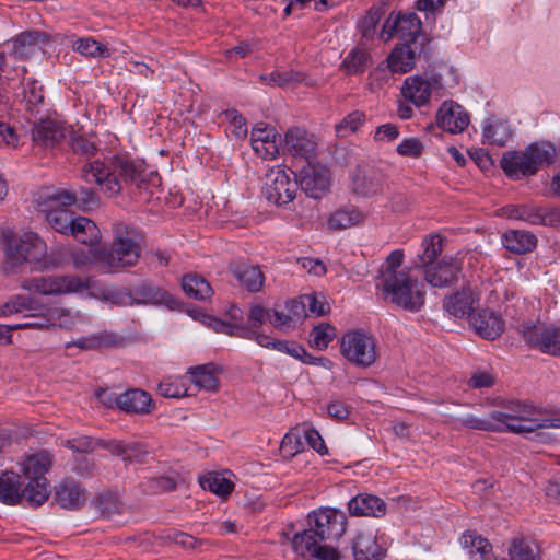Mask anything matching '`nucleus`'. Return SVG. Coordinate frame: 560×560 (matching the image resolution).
<instances>
[{"instance_id": "nucleus-50", "label": "nucleus", "mask_w": 560, "mask_h": 560, "mask_svg": "<svg viewBox=\"0 0 560 560\" xmlns=\"http://www.w3.org/2000/svg\"><path fill=\"white\" fill-rule=\"evenodd\" d=\"M35 304L36 302L33 298L23 294H16L4 304L0 305V317L11 316L25 310H35Z\"/></svg>"}, {"instance_id": "nucleus-26", "label": "nucleus", "mask_w": 560, "mask_h": 560, "mask_svg": "<svg viewBox=\"0 0 560 560\" xmlns=\"http://www.w3.org/2000/svg\"><path fill=\"white\" fill-rule=\"evenodd\" d=\"M348 510L353 516L381 517L386 513V503L376 495L360 493L349 501Z\"/></svg>"}, {"instance_id": "nucleus-15", "label": "nucleus", "mask_w": 560, "mask_h": 560, "mask_svg": "<svg viewBox=\"0 0 560 560\" xmlns=\"http://www.w3.org/2000/svg\"><path fill=\"white\" fill-rule=\"evenodd\" d=\"M421 20L416 13L409 14H390L382 28L381 38L388 42L397 36L405 45L415 43L421 32Z\"/></svg>"}, {"instance_id": "nucleus-4", "label": "nucleus", "mask_w": 560, "mask_h": 560, "mask_svg": "<svg viewBox=\"0 0 560 560\" xmlns=\"http://www.w3.org/2000/svg\"><path fill=\"white\" fill-rule=\"evenodd\" d=\"M557 149L549 142L532 143L524 150L508 151L500 164L506 176L517 180L535 175L539 168L556 161Z\"/></svg>"}, {"instance_id": "nucleus-6", "label": "nucleus", "mask_w": 560, "mask_h": 560, "mask_svg": "<svg viewBox=\"0 0 560 560\" xmlns=\"http://www.w3.org/2000/svg\"><path fill=\"white\" fill-rule=\"evenodd\" d=\"M19 465L27 479V502L34 506L44 504L50 494V485L45 475L52 465V456L47 451H39L23 456Z\"/></svg>"}, {"instance_id": "nucleus-25", "label": "nucleus", "mask_w": 560, "mask_h": 560, "mask_svg": "<svg viewBox=\"0 0 560 560\" xmlns=\"http://www.w3.org/2000/svg\"><path fill=\"white\" fill-rule=\"evenodd\" d=\"M65 138L63 127L56 120L44 119L34 124L32 140L35 145L52 148Z\"/></svg>"}, {"instance_id": "nucleus-47", "label": "nucleus", "mask_w": 560, "mask_h": 560, "mask_svg": "<svg viewBox=\"0 0 560 560\" xmlns=\"http://www.w3.org/2000/svg\"><path fill=\"white\" fill-rule=\"evenodd\" d=\"M23 102L25 109L32 115L39 113V106L44 103L43 88L37 81L28 80L23 88Z\"/></svg>"}, {"instance_id": "nucleus-55", "label": "nucleus", "mask_w": 560, "mask_h": 560, "mask_svg": "<svg viewBox=\"0 0 560 560\" xmlns=\"http://www.w3.org/2000/svg\"><path fill=\"white\" fill-rule=\"evenodd\" d=\"M364 121L365 114L360 110H354L336 125V132L339 137H347L349 133L357 131Z\"/></svg>"}, {"instance_id": "nucleus-53", "label": "nucleus", "mask_w": 560, "mask_h": 560, "mask_svg": "<svg viewBox=\"0 0 560 560\" xmlns=\"http://www.w3.org/2000/svg\"><path fill=\"white\" fill-rule=\"evenodd\" d=\"M189 374L190 381L199 388L211 390L217 387V378L208 365L192 368Z\"/></svg>"}, {"instance_id": "nucleus-37", "label": "nucleus", "mask_w": 560, "mask_h": 560, "mask_svg": "<svg viewBox=\"0 0 560 560\" xmlns=\"http://www.w3.org/2000/svg\"><path fill=\"white\" fill-rule=\"evenodd\" d=\"M364 220V214L355 207H346L332 212L328 219V228L334 231L349 229Z\"/></svg>"}, {"instance_id": "nucleus-32", "label": "nucleus", "mask_w": 560, "mask_h": 560, "mask_svg": "<svg viewBox=\"0 0 560 560\" xmlns=\"http://www.w3.org/2000/svg\"><path fill=\"white\" fill-rule=\"evenodd\" d=\"M132 305L167 303L170 294L150 282H142L130 289Z\"/></svg>"}, {"instance_id": "nucleus-29", "label": "nucleus", "mask_w": 560, "mask_h": 560, "mask_svg": "<svg viewBox=\"0 0 560 560\" xmlns=\"http://www.w3.org/2000/svg\"><path fill=\"white\" fill-rule=\"evenodd\" d=\"M22 499L27 500L26 486L22 488L20 476L12 471H5L0 476V501L14 505Z\"/></svg>"}, {"instance_id": "nucleus-40", "label": "nucleus", "mask_w": 560, "mask_h": 560, "mask_svg": "<svg viewBox=\"0 0 560 560\" xmlns=\"http://www.w3.org/2000/svg\"><path fill=\"white\" fill-rule=\"evenodd\" d=\"M202 489L225 499L234 489V482L221 472L211 471L199 478Z\"/></svg>"}, {"instance_id": "nucleus-21", "label": "nucleus", "mask_w": 560, "mask_h": 560, "mask_svg": "<svg viewBox=\"0 0 560 560\" xmlns=\"http://www.w3.org/2000/svg\"><path fill=\"white\" fill-rule=\"evenodd\" d=\"M316 148L315 137L305 130L295 128L285 133L284 150L294 158L304 159L308 162L315 155Z\"/></svg>"}, {"instance_id": "nucleus-62", "label": "nucleus", "mask_w": 560, "mask_h": 560, "mask_svg": "<svg viewBox=\"0 0 560 560\" xmlns=\"http://www.w3.org/2000/svg\"><path fill=\"white\" fill-rule=\"evenodd\" d=\"M102 249H94L90 247L88 250H75L72 254L73 264L77 268L84 267L92 264H101L98 258H96V254Z\"/></svg>"}, {"instance_id": "nucleus-46", "label": "nucleus", "mask_w": 560, "mask_h": 560, "mask_svg": "<svg viewBox=\"0 0 560 560\" xmlns=\"http://www.w3.org/2000/svg\"><path fill=\"white\" fill-rule=\"evenodd\" d=\"M200 320L205 326L213 329L219 334H225L228 336L237 338H240V336L248 335L244 330V325L242 324L228 323L208 314H202Z\"/></svg>"}, {"instance_id": "nucleus-58", "label": "nucleus", "mask_w": 560, "mask_h": 560, "mask_svg": "<svg viewBox=\"0 0 560 560\" xmlns=\"http://www.w3.org/2000/svg\"><path fill=\"white\" fill-rule=\"evenodd\" d=\"M95 350L103 348H115L121 345L122 338L113 331L102 330L91 334Z\"/></svg>"}, {"instance_id": "nucleus-36", "label": "nucleus", "mask_w": 560, "mask_h": 560, "mask_svg": "<svg viewBox=\"0 0 560 560\" xmlns=\"http://www.w3.org/2000/svg\"><path fill=\"white\" fill-rule=\"evenodd\" d=\"M474 294L470 289H463L444 301V308L451 315L462 318L470 315L474 305Z\"/></svg>"}, {"instance_id": "nucleus-10", "label": "nucleus", "mask_w": 560, "mask_h": 560, "mask_svg": "<svg viewBox=\"0 0 560 560\" xmlns=\"http://www.w3.org/2000/svg\"><path fill=\"white\" fill-rule=\"evenodd\" d=\"M307 523L320 540L331 546L347 529L346 514L334 508H320L311 512L307 515Z\"/></svg>"}, {"instance_id": "nucleus-61", "label": "nucleus", "mask_w": 560, "mask_h": 560, "mask_svg": "<svg viewBox=\"0 0 560 560\" xmlns=\"http://www.w3.org/2000/svg\"><path fill=\"white\" fill-rule=\"evenodd\" d=\"M306 310V315H315L322 316L326 314L329 310V306L322 300H318L316 296L312 294H305L301 296Z\"/></svg>"}, {"instance_id": "nucleus-28", "label": "nucleus", "mask_w": 560, "mask_h": 560, "mask_svg": "<svg viewBox=\"0 0 560 560\" xmlns=\"http://www.w3.org/2000/svg\"><path fill=\"white\" fill-rule=\"evenodd\" d=\"M354 560H381L385 553L372 532L359 533L352 545Z\"/></svg>"}, {"instance_id": "nucleus-52", "label": "nucleus", "mask_w": 560, "mask_h": 560, "mask_svg": "<svg viewBox=\"0 0 560 560\" xmlns=\"http://www.w3.org/2000/svg\"><path fill=\"white\" fill-rule=\"evenodd\" d=\"M158 392L168 398H180L187 395V387L183 377H166L160 382Z\"/></svg>"}, {"instance_id": "nucleus-2", "label": "nucleus", "mask_w": 560, "mask_h": 560, "mask_svg": "<svg viewBox=\"0 0 560 560\" xmlns=\"http://www.w3.org/2000/svg\"><path fill=\"white\" fill-rule=\"evenodd\" d=\"M82 177L85 182L97 185L106 196L114 197L121 191L124 185L141 187L144 182V165L126 155H116L84 164Z\"/></svg>"}, {"instance_id": "nucleus-19", "label": "nucleus", "mask_w": 560, "mask_h": 560, "mask_svg": "<svg viewBox=\"0 0 560 560\" xmlns=\"http://www.w3.org/2000/svg\"><path fill=\"white\" fill-rule=\"evenodd\" d=\"M440 88L438 80L420 75L409 77L401 88L404 98L416 107H421L430 102L432 93Z\"/></svg>"}, {"instance_id": "nucleus-17", "label": "nucleus", "mask_w": 560, "mask_h": 560, "mask_svg": "<svg viewBox=\"0 0 560 560\" xmlns=\"http://www.w3.org/2000/svg\"><path fill=\"white\" fill-rule=\"evenodd\" d=\"M423 269L425 280L430 285L443 288L457 281L462 261L457 257L450 256Z\"/></svg>"}, {"instance_id": "nucleus-57", "label": "nucleus", "mask_w": 560, "mask_h": 560, "mask_svg": "<svg viewBox=\"0 0 560 560\" xmlns=\"http://www.w3.org/2000/svg\"><path fill=\"white\" fill-rule=\"evenodd\" d=\"M260 80L268 85L285 86L292 82H300L301 78L299 73L292 71H276L270 74L261 75Z\"/></svg>"}, {"instance_id": "nucleus-11", "label": "nucleus", "mask_w": 560, "mask_h": 560, "mask_svg": "<svg viewBox=\"0 0 560 560\" xmlns=\"http://www.w3.org/2000/svg\"><path fill=\"white\" fill-rule=\"evenodd\" d=\"M341 354L353 365L371 366L377 359L375 340L362 330L345 334L340 345Z\"/></svg>"}, {"instance_id": "nucleus-41", "label": "nucleus", "mask_w": 560, "mask_h": 560, "mask_svg": "<svg viewBox=\"0 0 560 560\" xmlns=\"http://www.w3.org/2000/svg\"><path fill=\"white\" fill-rule=\"evenodd\" d=\"M371 56L369 51L361 46L352 48L341 62L340 69L346 74L363 73L371 65Z\"/></svg>"}, {"instance_id": "nucleus-34", "label": "nucleus", "mask_w": 560, "mask_h": 560, "mask_svg": "<svg viewBox=\"0 0 560 560\" xmlns=\"http://www.w3.org/2000/svg\"><path fill=\"white\" fill-rule=\"evenodd\" d=\"M232 272L241 285L246 288L249 292H258L262 288L265 278L257 266L234 264L232 266Z\"/></svg>"}, {"instance_id": "nucleus-8", "label": "nucleus", "mask_w": 560, "mask_h": 560, "mask_svg": "<svg viewBox=\"0 0 560 560\" xmlns=\"http://www.w3.org/2000/svg\"><path fill=\"white\" fill-rule=\"evenodd\" d=\"M77 199V194L67 189H55L44 195L40 211L55 231L63 234L69 232L74 217L67 208L74 205Z\"/></svg>"}, {"instance_id": "nucleus-23", "label": "nucleus", "mask_w": 560, "mask_h": 560, "mask_svg": "<svg viewBox=\"0 0 560 560\" xmlns=\"http://www.w3.org/2000/svg\"><path fill=\"white\" fill-rule=\"evenodd\" d=\"M116 406L129 413H150L154 404L151 396L138 388L128 389L115 397Z\"/></svg>"}, {"instance_id": "nucleus-33", "label": "nucleus", "mask_w": 560, "mask_h": 560, "mask_svg": "<svg viewBox=\"0 0 560 560\" xmlns=\"http://www.w3.org/2000/svg\"><path fill=\"white\" fill-rule=\"evenodd\" d=\"M56 500L65 509H78L85 502L86 493L80 485L68 480L57 489Z\"/></svg>"}, {"instance_id": "nucleus-7", "label": "nucleus", "mask_w": 560, "mask_h": 560, "mask_svg": "<svg viewBox=\"0 0 560 560\" xmlns=\"http://www.w3.org/2000/svg\"><path fill=\"white\" fill-rule=\"evenodd\" d=\"M4 240L7 241L3 264L5 272H13L16 267L24 262L38 265L46 256L47 246L35 233H24L20 237L4 234Z\"/></svg>"}, {"instance_id": "nucleus-30", "label": "nucleus", "mask_w": 560, "mask_h": 560, "mask_svg": "<svg viewBox=\"0 0 560 560\" xmlns=\"http://www.w3.org/2000/svg\"><path fill=\"white\" fill-rule=\"evenodd\" d=\"M46 42L47 36L45 33L37 30L26 31L13 38L12 52L19 58H26Z\"/></svg>"}, {"instance_id": "nucleus-12", "label": "nucleus", "mask_w": 560, "mask_h": 560, "mask_svg": "<svg viewBox=\"0 0 560 560\" xmlns=\"http://www.w3.org/2000/svg\"><path fill=\"white\" fill-rule=\"evenodd\" d=\"M298 185V180L292 179L284 168L275 166L265 175L262 194L269 202L283 206L293 201Z\"/></svg>"}, {"instance_id": "nucleus-59", "label": "nucleus", "mask_w": 560, "mask_h": 560, "mask_svg": "<svg viewBox=\"0 0 560 560\" xmlns=\"http://www.w3.org/2000/svg\"><path fill=\"white\" fill-rule=\"evenodd\" d=\"M536 225L560 226V208L538 206V217Z\"/></svg>"}, {"instance_id": "nucleus-51", "label": "nucleus", "mask_w": 560, "mask_h": 560, "mask_svg": "<svg viewBox=\"0 0 560 560\" xmlns=\"http://www.w3.org/2000/svg\"><path fill=\"white\" fill-rule=\"evenodd\" d=\"M73 49L79 54L93 58L109 56L108 48L92 37L80 38L73 44Z\"/></svg>"}, {"instance_id": "nucleus-35", "label": "nucleus", "mask_w": 560, "mask_h": 560, "mask_svg": "<svg viewBox=\"0 0 560 560\" xmlns=\"http://www.w3.org/2000/svg\"><path fill=\"white\" fill-rule=\"evenodd\" d=\"M444 238L439 233L425 235L421 242L422 252L418 254L417 266L420 268L435 264L436 258L443 252Z\"/></svg>"}, {"instance_id": "nucleus-1", "label": "nucleus", "mask_w": 560, "mask_h": 560, "mask_svg": "<svg viewBox=\"0 0 560 560\" xmlns=\"http://www.w3.org/2000/svg\"><path fill=\"white\" fill-rule=\"evenodd\" d=\"M404 252L393 250L382 264L376 288L383 299L406 311L419 312L425 303V287L402 268Z\"/></svg>"}, {"instance_id": "nucleus-18", "label": "nucleus", "mask_w": 560, "mask_h": 560, "mask_svg": "<svg viewBox=\"0 0 560 560\" xmlns=\"http://www.w3.org/2000/svg\"><path fill=\"white\" fill-rule=\"evenodd\" d=\"M298 184L308 197L322 198L330 187L329 171L325 166L308 163L301 170Z\"/></svg>"}, {"instance_id": "nucleus-16", "label": "nucleus", "mask_w": 560, "mask_h": 560, "mask_svg": "<svg viewBox=\"0 0 560 560\" xmlns=\"http://www.w3.org/2000/svg\"><path fill=\"white\" fill-rule=\"evenodd\" d=\"M470 122L468 112L458 103L444 101L435 114V124L444 132L462 133Z\"/></svg>"}, {"instance_id": "nucleus-43", "label": "nucleus", "mask_w": 560, "mask_h": 560, "mask_svg": "<svg viewBox=\"0 0 560 560\" xmlns=\"http://www.w3.org/2000/svg\"><path fill=\"white\" fill-rule=\"evenodd\" d=\"M508 555L509 560H539L537 546L527 538H514Z\"/></svg>"}, {"instance_id": "nucleus-20", "label": "nucleus", "mask_w": 560, "mask_h": 560, "mask_svg": "<svg viewBox=\"0 0 560 560\" xmlns=\"http://www.w3.org/2000/svg\"><path fill=\"white\" fill-rule=\"evenodd\" d=\"M278 133L265 122H258L250 132L252 148L265 160L276 159L279 154Z\"/></svg>"}, {"instance_id": "nucleus-24", "label": "nucleus", "mask_w": 560, "mask_h": 560, "mask_svg": "<svg viewBox=\"0 0 560 560\" xmlns=\"http://www.w3.org/2000/svg\"><path fill=\"white\" fill-rule=\"evenodd\" d=\"M460 547L471 560H497L492 545L475 530H466L459 537Z\"/></svg>"}, {"instance_id": "nucleus-27", "label": "nucleus", "mask_w": 560, "mask_h": 560, "mask_svg": "<svg viewBox=\"0 0 560 560\" xmlns=\"http://www.w3.org/2000/svg\"><path fill=\"white\" fill-rule=\"evenodd\" d=\"M513 131L508 120L491 116L483 121V143L497 147L505 145L512 138Z\"/></svg>"}, {"instance_id": "nucleus-39", "label": "nucleus", "mask_w": 560, "mask_h": 560, "mask_svg": "<svg viewBox=\"0 0 560 560\" xmlns=\"http://www.w3.org/2000/svg\"><path fill=\"white\" fill-rule=\"evenodd\" d=\"M182 288L188 298L198 301L209 300L213 294L210 283L205 278L194 273L183 277Z\"/></svg>"}, {"instance_id": "nucleus-13", "label": "nucleus", "mask_w": 560, "mask_h": 560, "mask_svg": "<svg viewBox=\"0 0 560 560\" xmlns=\"http://www.w3.org/2000/svg\"><path fill=\"white\" fill-rule=\"evenodd\" d=\"M291 545L293 551L302 558L317 560L339 559L338 550L320 540L310 526L307 529L294 534Z\"/></svg>"}, {"instance_id": "nucleus-64", "label": "nucleus", "mask_w": 560, "mask_h": 560, "mask_svg": "<svg viewBox=\"0 0 560 560\" xmlns=\"http://www.w3.org/2000/svg\"><path fill=\"white\" fill-rule=\"evenodd\" d=\"M399 136V130L396 125L387 122L376 128L374 140L376 142H392Z\"/></svg>"}, {"instance_id": "nucleus-49", "label": "nucleus", "mask_w": 560, "mask_h": 560, "mask_svg": "<svg viewBox=\"0 0 560 560\" xmlns=\"http://www.w3.org/2000/svg\"><path fill=\"white\" fill-rule=\"evenodd\" d=\"M454 421L456 428L465 427L481 431H503L502 427L491 418V415L487 419L479 418L474 415H467L465 417L456 418Z\"/></svg>"}, {"instance_id": "nucleus-14", "label": "nucleus", "mask_w": 560, "mask_h": 560, "mask_svg": "<svg viewBox=\"0 0 560 560\" xmlns=\"http://www.w3.org/2000/svg\"><path fill=\"white\" fill-rule=\"evenodd\" d=\"M525 342L542 353L560 355V327L556 325H528L522 330Z\"/></svg>"}, {"instance_id": "nucleus-54", "label": "nucleus", "mask_w": 560, "mask_h": 560, "mask_svg": "<svg viewBox=\"0 0 560 560\" xmlns=\"http://www.w3.org/2000/svg\"><path fill=\"white\" fill-rule=\"evenodd\" d=\"M311 336V346L318 350H324L335 338L336 329L329 324H320L313 328Z\"/></svg>"}, {"instance_id": "nucleus-56", "label": "nucleus", "mask_w": 560, "mask_h": 560, "mask_svg": "<svg viewBox=\"0 0 560 560\" xmlns=\"http://www.w3.org/2000/svg\"><path fill=\"white\" fill-rule=\"evenodd\" d=\"M423 149L424 145L419 138L410 137L402 139L397 145L396 151L401 156L417 159L422 154Z\"/></svg>"}, {"instance_id": "nucleus-44", "label": "nucleus", "mask_w": 560, "mask_h": 560, "mask_svg": "<svg viewBox=\"0 0 560 560\" xmlns=\"http://www.w3.org/2000/svg\"><path fill=\"white\" fill-rule=\"evenodd\" d=\"M502 215L508 219L522 220L536 225L538 206L535 203L509 205L501 209Z\"/></svg>"}, {"instance_id": "nucleus-63", "label": "nucleus", "mask_w": 560, "mask_h": 560, "mask_svg": "<svg viewBox=\"0 0 560 560\" xmlns=\"http://www.w3.org/2000/svg\"><path fill=\"white\" fill-rule=\"evenodd\" d=\"M71 148L75 153L86 156L95 155L97 152L95 143L82 136L72 138Z\"/></svg>"}, {"instance_id": "nucleus-5", "label": "nucleus", "mask_w": 560, "mask_h": 560, "mask_svg": "<svg viewBox=\"0 0 560 560\" xmlns=\"http://www.w3.org/2000/svg\"><path fill=\"white\" fill-rule=\"evenodd\" d=\"M491 418L502 427L503 431L520 434L547 428H560V418H542L539 409L521 401L511 402L504 410H493Z\"/></svg>"}, {"instance_id": "nucleus-42", "label": "nucleus", "mask_w": 560, "mask_h": 560, "mask_svg": "<svg viewBox=\"0 0 560 560\" xmlns=\"http://www.w3.org/2000/svg\"><path fill=\"white\" fill-rule=\"evenodd\" d=\"M387 61L393 72L406 73L413 68L416 55L409 45L402 44L394 48Z\"/></svg>"}, {"instance_id": "nucleus-9", "label": "nucleus", "mask_w": 560, "mask_h": 560, "mask_svg": "<svg viewBox=\"0 0 560 560\" xmlns=\"http://www.w3.org/2000/svg\"><path fill=\"white\" fill-rule=\"evenodd\" d=\"M21 287L31 293L62 295L89 289V279L77 276H42L23 280Z\"/></svg>"}, {"instance_id": "nucleus-45", "label": "nucleus", "mask_w": 560, "mask_h": 560, "mask_svg": "<svg viewBox=\"0 0 560 560\" xmlns=\"http://www.w3.org/2000/svg\"><path fill=\"white\" fill-rule=\"evenodd\" d=\"M50 326H59L65 329H72L77 324L83 322V316L80 312H71L62 307H54L48 312Z\"/></svg>"}, {"instance_id": "nucleus-3", "label": "nucleus", "mask_w": 560, "mask_h": 560, "mask_svg": "<svg viewBox=\"0 0 560 560\" xmlns=\"http://www.w3.org/2000/svg\"><path fill=\"white\" fill-rule=\"evenodd\" d=\"M141 234L124 222L113 224L110 249H102L95 256L108 270H118L135 266L141 254Z\"/></svg>"}, {"instance_id": "nucleus-48", "label": "nucleus", "mask_w": 560, "mask_h": 560, "mask_svg": "<svg viewBox=\"0 0 560 560\" xmlns=\"http://www.w3.org/2000/svg\"><path fill=\"white\" fill-rule=\"evenodd\" d=\"M353 190L363 196L375 195L381 190V180L376 174L358 172L352 180Z\"/></svg>"}, {"instance_id": "nucleus-22", "label": "nucleus", "mask_w": 560, "mask_h": 560, "mask_svg": "<svg viewBox=\"0 0 560 560\" xmlns=\"http://www.w3.org/2000/svg\"><path fill=\"white\" fill-rule=\"evenodd\" d=\"M471 326L475 331L482 338L494 340L504 330V320L502 317L488 308L480 310L471 315Z\"/></svg>"}, {"instance_id": "nucleus-31", "label": "nucleus", "mask_w": 560, "mask_h": 560, "mask_svg": "<svg viewBox=\"0 0 560 560\" xmlns=\"http://www.w3.org/2000/svg\"><path fill=\"white\" fill-rule=\"evenodd\" d=\"M503 246L511 253L525 254L532 252L537 245L534 233L522 230H511L502 235Z\"/></svg>"}, {"instance_id": "nucleus-38", "label": "nucleus", "mask_w": 560, "mask_h": 560, "mask_svg": "<svg viewBox=\"0 0 560 560\" xmlns=\"http://www.w3.org/2000/svg\"><path fill=\"white\" fill-rule=\"evenodd\" d=\"M68 233L83 244L92 245L101 238V232L96 224L85 217H75Z\"/></svg>"}, {"instance_id": "nucleus-60", "label": "nucleus", "mask_w": 560, "mask_h": 560, "mask_svg": "<svg viewBox=\"0 0 560 560\" xmlns=\"http://www.w3.org/2000/svg\"><path fill=\"white\" fill-rule=\"evenodd\" d=\"M104 300L115 306H133L129 289L107 290Z\"/></svg>"}]
</instances>
